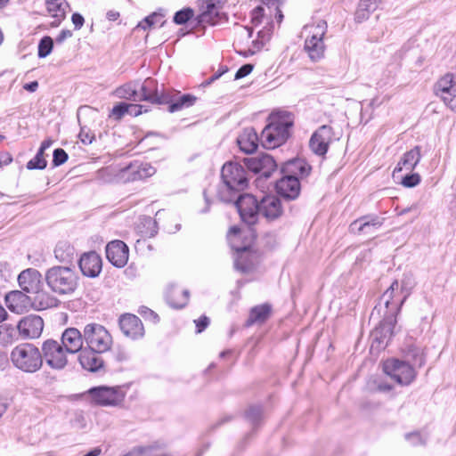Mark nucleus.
<instances>
[{
	"instance_id": "f257e3e1",
	"label": "nucleus",
	"mask_w": 456,
	"mask_h": 456,
	"mask_svg": "<svg viewBox=\"0 0 456 456\" xmlns=\"http://www.w3.org/2000/svg\"><path fill=\"white\" fill-rule=\"evenodd\" d=\"M406 299V296L402 297L399 291V283L395 280L389 288L379 297L378 305L375 309L379 308V311L384 307L385 313L383 320L379 322L374 330L373 336L379 344L387 345L388 341L395 334V328L396 325V315L401 310Z\"/></svg>"
},
{
	"instance_id": "f03ea898",
	"label": "nucleus",
	"mask_w": 456,
	"mask_h": 456,
	"mask_svg": "<svg viewBox=\"0 0 456 456\" xmlns=\"http://www.w3.org/2000/svg\"><path fill=\"white\" fill-rule=\"evenodd\" d=\"M294 125L291 112L280 110L273 112L268 124L261 133V143L265 149H274L283 144L290 136V128Z\"/></svg>"
},
{
	"instance_id": "7ed1b4c3",
	"label": "nucleus",
	"mask_w": 456,
	"mask_h": 456,
	"mask_svg": "<svg viewBox=\"0 0 456 456\" xmlns=\"http://www.w3.org/2000/svg\"><path fill=\"white\" fill-rule=\"evenodd\" d=\"M223 183L218 187L217 197L225 203H231L248 185L247 172L239 163H225L221 171Z\"/></svg>"
},
{
	"instance_id": "20e7f679",
	"label": "nucleus",
	"mask_w": 456,
	"mask_h": 456,
	"mask_svg": "<svg viewBox=\"0 0 456 456\" xmlns=\"http://www.w3.org/2000/svg\"><path fill=\"white\" fill-rule=\"evenodd\" d=\"M241 231L238 226L230 228L227 240L232 250L236 253L234 259V267L242 273H250L255 268L256 254L251 249V244L254 236L250 234V238L247 242L240 244L241 239Z\"/></svg>"
},
{
	"instance_id": "39448f33",
	"label": "nucleus",
	"mask_w": 456,
	"mask_h": 456,
	"mask_svg": "<svg viewBox=\"0 0 456 456\" xmlns=\"http://www.w3.org/2000/svg\"><path fill=\"white\" fill-rule=\"evenodd\" d=\"M49 289L58 295L73 293L77 288L78 277L74 269L69 266H53L45 275Z\"/></svg>"
},
{
	"instance_id": "423d86ee",
	"label": "nucleus",
	"mask_w": 456,
	"mask_h": 456,
	"mask_svg": "<svg viewBox=\"0 0 456 456\" xmlns=\"http://www.w3.org/2000/svg\"><path fill=\"white\" fill-rule=\"evenodd\" d=\"M10 357L13 366L25 373H35L43 366L41 351L31 343L16 346Z\"/></svg>"
},
{
	"instance_id": "0eeeda50",
	"label": "nucleus",
	"mask_w": 456,
	"mask_h": 456,
	"mask_svg": "<svg viewBox=\"0 0 456 456\" xmlns=\"http://www.w3.org/2000/svg\"><path fill=\"white\" fill-rule=\"evenodd\" d=\"M327 28L328 25L325 20L306 25L303 28V33L305 34L304 49L313 61H318L324 57L326 45L323 39Z\"/></svg>"
},
{
	"instance_id": "6e6552de",
	"label": "nucleus",
	"mask_w": 456,
	"mask_h": 456,
	"mask_svg": "<svg viewBox=\"0 0 456 456\" xmlns=\"http://www.w3.org/2000/svg\"><path fill=\"white\" fill-rule=\"evenodd\" d=\"M128 385L123 386H99L88 390L92 401L101 406H119L127 393Z\"/></svg>"
},
{
	"instance_id": "1a4fd4ad",
	"label": "nucleus",
	"mask_w": 456,
	"mask_h": 456,
	"mask_svg": "<svg viewBox=\"0 0 456 456\" xmlns=\"http://www.w3.org/2000/svg\"><path fill=\"white\" fill-rule=\"evenodd\" d=\"M84 339L87 349L102 354L109 351L112 345L110 332L99 323H89L84 328Z\"/></svg>"
},
{
	"instance_id": "9d476101",
	"label": "nucleus",
	"mask_w": 456,
	"mask_h": 456,
	"mask_svg": "<svg viewBox=\"0 0 456 456\" xmlns=\"http://www.w3.org/2000/svg\"><path fill=\"white\" fill-rule=\"evenodd\" d=\"M383 371L401 386H409L416 379V370L408 362L391 358L383 362Z\"/></svg>"
},
{
	"instance_id": "9b49d317",
	"label": "nucleus",
	"mask_w": 456,
	"mask_h": 456,
	"mask_svg": "<svg viewBox=\"0 0 456 456\" xmlns=\"http://www.w3.org/2000/svg\"><path fill=\"white\" fill-rule=\"evenodd\" d=\"M41 354L43 362L53 370H63L68 364V352L61 343L57 340L49 338L42 343Z\"/></svg>"
},
{
	"instance_id": "f8f14e48",
	"label": "nucleus",
	"mask_w": 456,
	"mask_h": 456,
	"mask_svg": "<svg viewBox=\"0 0 456 456\" xmlns=\"http://www.w3.org/2000/svg\"><path fill=\"white\" fill-rule=\"evenodd\" d=\"M224 3L222 0H202L201 12L195 18L196 25L216 26L224 20H227L226 14L222 12Z\"/></svg>"
},
{
	"instance_id": "ddd939ff",
	"label": "nucleus",
	"mask_w": 456,
	"mask_h": 456,
	"mask_svg": "<svg viewBox=\"0 0 456 456\" xmlns=\"http://www.w3.org/2000/svg\"><path fill=\"white\" fill-rule=\"evenodd\" d=\"M156 173V168L150 163L134 160L128 165H119V183H126L146 179Z\"/></svg>"
},
{
	"instance_id": "4468645a",
	"label": "nucleus",
	"mask_w": 456,
	"mask_h": 456,
	"mask_svg": "<svg viewBox=\"0 0 456 456\" xmlns=\"http://www.w3.org/2000/svg\"><path fill=\"white\" fill-rule=\"evenodd\" d=\"M434 93L452 111L456 112V76L446 73L434 86Z\"/></svg>"
},
{
	"instance_id": "2eb2a0df",
	"label": "nucleus",
	"mask_w": 456,
	"mask_h": 456,
	"mask_svg": "<svg viewBox=\"0 0 456 456\" xmlns=\"http://www.w3.org/2000/svg\"><path fill=\"white\" fill-rule=\"evenodd\" d=\"M232 202L244 223L248 225L256 224L259 216V200L255 196L240 192Z\"/></svg>"
},
{
	"instance_id": "dca6fc26",
	"label": "nucleus",
	"mask_w": 456,
	"mask_h": 456,
	"mask_svg": "<svg viewBox=\"0 0 456 456\" xmlns=\"http://www.w3.org/2000/svg\"><path fill=\"white\" fill-rule=\"evenodd\" d=\"M333 129L328 125L320 126L311 136L309 147L318 156H324L333 140Z\"/></svg>"
},
{
	"instance_id": "f3484780",
	"label": "nucleus",
	"mask_w": 456,
	"mask_h": 456,
	"mask_svg": "<svg viewBox=\"0 0 456 456\" xmlns=\"http://www.w3.org/2000/svg\"><path fill=\"white\" fill-rule=\"evenodd\" d=\"M167 90H159L158 82L148 77L144 81H140V102H147L155 105H164V98Z\"/></svg>"
},
{
	"instance_id": "a211bd4d",
	"label": "nucleus",
	"mask_w": 456,
	"mask_h": 456,
	"mask_svg": "<svg viewBox=\"0 0 456 456\" xmlns=\"http://www.w3.org/2000/svg\"><path fill=\"white\" fill-rule=\"evenodd\" d=\"M283 212L281 200L275 195H265L259 200V216L267 222L278 220Z\"/></svg>"
},
{
	"instance_id": "6ab92c4d",
	"label": "nucleus",
	"mask_w": 456,
	"mask_h": 456,
	"mask_svg": "<svg viewBox=\"0 0 456 456\" xmlns=\"http://www.w3.org/2000/svg\"><path fill=\"white\" fill-rule=\"evenodd\" d=\"M105 252L107 259L115 267L122 268L127 264L129 248L124 241L119 240L110 241Z\"/></svg>"
},
{
	"instance_id": "aec40b11",
	"label": "nucleus",
	"mask_w": 456,
	"mask_h": 456,
	"mask_svg": "<svg viewBox=\"0 0 456 456\" xmlns=\"http://www.w3.org/2000/svg\"><path fill=\"white\" fill-rule=\"evenodd\" d=\"M247 166L249 170L265 178L270 177L277 168L274 159L268 154L247 159Z\"/></svg>"
},
{
	"instance_id": "412c9836",
	"label": "nucleus",
	"mask_w": 456,
	"mask_h": 456,
	"mask_svg": "<svg viewBox=\"0 0 456 456\" xmlns=\"http://www.w3.org/2000/svg\"><path fill=\"white\" fill-rule=\"evenodd\" d=\"M17 329L24 338H36L43 331L44 321L39 315L29 314L18 322Z\"/></svg>"
},
{
	"instance_id": "4be33fe9",
	"label": "nucleus",
	"mask_w": 456,
	"mask_h": 456,
	"mask_svg": "<svg viewBox=\"0 0 456 456\" xmlns=\"http://www.w3.org/2000/svg\"><path fill=\"white\" fill-rule=\"evenodd\" d=\"M118 323L123 334L131 339H138L144 335L142 322L134 314H126L121 315Z\"/></svg>"
},
{
	"instance_id": "5701e85b",
	"label": "nucleus",
	"mask_w": 456,
	"mask_h": 456,
	"mask_svg": "<svg viewBox=\"0 0 456 456\" xmlns=\"http://www.w3.org/2000/svg\"><path fill=\"white\" fill-rule=\"evenodd\" d=\"M383 223L384 218L377 215H367L353 221L349 225V230L355 234L372 233L379 230Z\"/></svg>"
},
{
	"instance_id": "b1692460",
	"label": "nucleus",
	"mask_w": 456,
	"mask_h": 456,
	"mask_svg": "<svg viewBox=\"0 0 456 456\" xmlns=\"http://www.w3.org/2000/svg\"><path fill=\"white\" fill-rule=\"evenodd\" d=\"M196 96L180 92L167 91L164 98V105H167L169 112L174 113L183 109L191 107L196 102Z\"/></svg>"
},
{
	"instance_id": "393cba45",
	"label": "nucleus",
	"mask_w": 456,
	"mask_h": 456,
	"mask_svg": "<svg viewBox=\"0 0 456 456\" xmlns=\"http://www.w3.org/2000/svg\"><path fill=\"white\" fill-rule=\"evenodd\" d=\"M78 265L85 276L95 278L102 271V262L100 255L95 251H90L80 256Z\"/></svg>"
},
{
	"instance_id": "a878e982",
	"label": "nucleus",
	"mask_w": 456,
	"mask_h": 456,
	"mask_svg": "<svg viewBox=\"0 0 456 456\" xmlns=\"http://www.w3.org/2000/svg\"><path fill=\"white\" fill-rule=\"evenodd\" d=\"M282 177L275 183L277 193L287 200H295L300 193V183L297 177L282 174Z\"/></svg>"
},
{
	"instance_id": "bb28decb",
	"label": "nucleus",
	"mask_w": 456,
	"mask_h": 456,
	"mask_svg": "<svg viewBox=\"0 0 456 456\" xmlns=\"http://www.w3.org/2000/svg\"><path fill=\"white\" fill-rule=\"evenodd\" d=\"M41 273L34 269L28 268L22 271L18 276V283L23 292L36 293L41 288Z\"/></svg>"
},
{
	"instance_id": "cd10ccee",
	"label": "nucleus",
	"mask_w": 456,
	"mask_h": 456,
	"mask_svg": "<svg viewBox=\"0 0 456 456\" xmlns=\"http://www.w3.org/2000/svg\"><path fill=\"white\" fill-rule=\"evenodd\" d=\"M84 333L76 328H67L61 335V343L69 354L81 352L84 343Z\"/></svg>"
},
{
	"instance_id": "c85d7f7f",
	"label": "nucleus",
	"mask_w": 456,
	"mask_h": 456,
	"mask_svg": "<svg viewBox=\"0 0 456 456\" xmlns=\"http://www.w3.org/2000/svg\"><path fill=\"white\" fill-rule=\"evenodd\" d=\"M100 354L98 352L86 348L80 352L78 362L84 370L100 372L104 370V362Z\"/></svg>"
},
{
	"instance_id": "c756f323",
	"label": "nucleus",
	"mask_w": 456,
	"mask_h": 456,
	"mask_svg": "<svg viewBox=\"0 0 456 456\" xmlns=\"http://www.w3.org/2000/svg\"><path fill=\"white\" fill-rule=\"evenodd\" d=\"M311 166L304 159L296 158L286 161L281 167V173L289 176L304 178L309 175Z\"/></svg>"
},
{
	"instance_id": "7c9ffc66",
	"label": "nucleus",
	"mask_w": 456,
	"mask_h": 456,
	"mask_svg": "<svg viewBox=\"0 0 456 456\" xmlns=\"http://www.w3.org/2000/svg\"><path fill=\"white\" fill-rule=\"evenodd\" d=\"M190 292L188 289H182L176 285H171L166 292V301L169 306L175 309L184 307L189 301Z\"/></svg>"
},
{
	"instance_id": "2f4dec72",
	"label": "nucleus",
	"mask_w": 456,
	"mask_h": 456,
	"mask_svg": "<svg viewBox=\"0 0 456 456\" xmlns=\"http://www.w3.org/2000/svg\"><path fill=\"white\" fill-rule=\"evenodd\" d=\"M258 135L253 127L243 129L237 138L240 150L246 154L254 153L258 148Z\"/></svg>"
},
{
	"instance_id": "473e14b6",
	"label": "nucleus",
	"mask_w": 456,
	"mask_h": 456,
	"mask_svg": "<svg viewBox=\"0 0 456 456\" xmlns=\"http://www.w3.org/2000/svg\"><path fill=\"white\" fill-rule=\"evenodd\" d=\"M272 305L268 303L261 304L253 306L249 310L248 317L246 320L244 326L249 328L253 325H261L265 323L271 316Z\"/></svg>"
},
{
	"instance_id": "72a5a7b5",
	"label": "nucleus",
	"mask_w": 456,
	"mask_h": 456,
	"mask_svg": "<svg viewBox=\"0 0 456 456\" xmlns=\"http://www.w3.org/2000/svg\"><path fill=\"white\" fill-rule=\"evenodd\" d=\"M421 159L420 147L415 146L406 151L400 159L394 172H401L403 170L411 172L419 163Z\"/></svg>"
},
{
	"instance_id": "f704fd0d",
	"label": "nucleus",
	"mask_w": 456,
	"mask_h": 456,
	"mask_svg": "<svg viewBox=\"0 0 456 456\" xmlns=\"http://www.w3.org/2000/svg\"><path fill=\"white\" fill-rule=\"evenodd\" d=\"M139 90L140 80H132L116 88L114 94L119 99L136 102H140Z\"/></svg>"
},
{
	"instance_id": "c9c22d12",
	"label": "nucleus",
	"mask_w": 456,
	"mask_h": 456,
	"mask_svg": "<svg viewBox=\"0 0 456 456\" xmlns=\"http://www.w3.org/2000/svg\"><path fill=\"white\" fill-rule=\"evenodd\" d=\"M4 300L10 311L21 314L26 308L28 297L23 291L13 290L6 294Z\"/></svg>"
},
{
	"instance_id": "e433bc0d",
	"label": "nucleus",
	"mask_w": 456,
	"mask_h": 456,
	"mask_svg": "<svg viewBox=\"0 0 456 456\" xmlns=\"http://www.w3.org/2000/svg\"><path fill=\"white\" fill-rule=\"evenodd\" d=\"M54 256L61 263L71 265L77 258V252L69 242L60 241L54 248Z\"/></svg>"
},
{
	"instance_id": "4c0bfd02",
	"label": "nucleus",
	"mask_w": 456,
	"mask_h": 456,
	"mask_svg": "<svg viewBox=\"0 0 456 456\" xmlns=\"http://www.w3.org/2000/svg\"><path fill=\"white\" fill-rule=\"evenodd\" d=\"M35 294L33 305L37 310H46L58 305L59 300L50 293L39 289Z\"/></svg>"
},
{
	"instance_id": "58836bf2",
	"label": "nucleus",
	"mask_w": 456,
	"mask_h": 456,
	"mask_svg": "<svg viewBox=\"0 0 456 456\" xmlns=\"http://www.w3.org/2000/svg\"><path fill=\"white\" fill-rule=\"evenodd\" d=\"M379 3H380L379 0H360L354 13L355 21L361 23L366 20L377 9Z\"/></svg>"
},
{
	"instance_id": "ea45409f",
	"label": "nucleus",
	"mask_w": 456,
	"mask_h": 456,
	"mask_svg": "<svg viewBox=\"0 0 456 456\" xmlns=\"http://www.w3.org/2000/svg\"><path fill=\"white\" fill-rule=\"evenodd\" d=\"M119 165H110L97 172V178L103 183H119Z\"/></svg>"
},
{
	"instance_id": "a19ab883",
	"label": "nucleus",
	"mask_w": 456,
	"mask_h": 456,
	"mask_svg": "<svg viewBox=\"0 0 456 456\" xmlns=\"http://www.w3.org/2000/svg\"><path fill=\"white\" fill-rule=\"evenodd\" d=\"M274 24L273 20L267 21L266 25L258 31L257 38L252 41L253 47L261 50L264 45L271 39L273 33Z\"/></svg>"
},
{
	"instance_id": "79ce46f5",
	"label": "nucleus",
	"mask_w": 456,
	"mask_h": 456,
	"mask_svg": "<svg viewBox=\"0 0 456 456\" xmlns=\"http://www.w3.org/2000/svg\"><path fill=\"white\" fill-rule=\"evenodd\" d=\"M45 4L47 12L53 18H65L66 7L68 5L65 0H45Z\"/></svg>"
},
{
	"instance_id": "37998d69",
	"label": "nucleus",
	"mask_w": 456,
	"mask_h": 456,
	"mask_svg": "<svg viewBox=\"0 0 456 456\" xmlns=\"http://www.w3.org/2000/svg\"><path fill=\"white\" fill-rule=\"evenodd\" d=\"M138 229L142 236L151 238L158 233L159 227L155 219L151 216H144L141 219Z\"/></svg>"
},
{
	"instance_id": "c03bdc74",
	"label": "nucleus",
	"mask_w": 456,
	"mask_h": 456,
	"mask_svg": "<svg viewBox=\"0 0 456 456\" xmlns=\"http://www.w3.org/2000/svg\"><path fill=\"white\" fill-rule=\"evenodd\" d=\"M194 14L191 7H184L174 14L173 22L176 25H184L194 17Z\"/></svg>"
},
{
	"instance_id": "a18cd8bd",
	"label": "nucleus",
	"mask_w": 456,
	"mask_h": 456,
	"mask_svg": "<svg viewBox=\"0 0 456 456\" xmlns=\"http://www.w3.org/2000/svg\"><path fill=\"white\" fill-rule=\"evenodd\" d=\"M406 355L419 367H422L425 364V355L420 347L414 345L409 346L406 351Z\"/></svg>"
},
{
	"instance_id": "49530a36",
	"label": "nucleus",
	"mask_w": 456,
	"mask_h": 456,
	"mask_svg": "<svg viewBox=\"0 0 456 456\" xmlns=\"http://www.w3.org/2000/svg\"><path fill=\"white\" fill-rule=\"evenodd\" d=\"M53 40L49 36L43 37L38 43L37 55L39 58L47 57L53 51Z\"/></svg>"
},
{
	"instance_id": "de8ad7c7",
	"label": "nucleus",
	"mask_w": 456,
	"mask_h": 456,
	"mask_svg": "<svg viewBox=\"0 0 456 456\" xmlns=\"http://www.w3.org/2000/svg\"><path fill=\"white\" fill-rule=\"evenodd\" d=\"M262 414V407L259 405H253L246 411L245 417L254 427H256L259 424Z\"/></svg>"
},
{
	"instance_id": "09e8293b",
	"label": "nucleus",
	"mask_w": 456,
	"mask_h": 456,
	"mask_svg": "<svg viewBox=\"0 0 456 456\" xmlns=\"http://www.w3.org/2000/svg\"><path fill=\"white\" fill-rule=\"evenodd\" d=\"M405 440L412 446H424L427 444L428 436L419 431L407 433Z\"/></svg>"
},
{
	"instance_id": "8fccbe9b",
	"label": "nucleus",
	"mask_w": 456,
	"mask_h": 456,
	"mask_svg": "<svg viewBox=\"0 0 456 456\" xmlns=\"http://www.w3.org/2000/svg\"><path fill=\"white\" fill-rule=\"evenodd\" d=\"M47 161L44 158V153L37 151V154L27 163V168L28 170H43L46 167Z\"/></svg>"
},
{
	"instance_id": "3c124183",
	"label": "nucleus",
	"mask_w": 456,
	"mask_h": 456,
	"mask_svg": "<svg viewBox=\"0 0 456 456\" xmlns=\"http://www.w3.org/2000/svg\"><path fill=\"white\" fill-rule=\"evenodd\" d=\"M15 335V329L11 325H0V343H11Z\"/></svg>"
},
{
	"instance_id": "603ef678",
	"label": "nucleus",
	"mask_w": 456,
	"mask_h": 456,
	"mask_svg": "<svg viewBox=\"0 0 456 456\" xmlns=\"http://www.w3.org/2000/svg\"><path fill=\"white\" fill-rule=\"evenodd\" d=\"M138 314L145 320L149 321L154 324H157L159 322V316L153 310L150 309L145 305H142L138 309Z\"/></svg>"
},
{
	"instance_id": "864d4df0",
	"label": "nucleus",
	"mask_w": 456,
	"mask_h": 456,
	"mask_svg": "<svg viewBox=\"0 0 456 456\" xmlns=\"http://www.w3.org/2000/svg\"><path fill=\"white\" fill-rule=\"evenodd\" d=\"M251 23L254 26H259L265 18V8L262 6H256L251 11L250 13Z\"/></svg>"
},
{
	"instance_id": "5fc2aeb1",
	"label": "nucleus",
	"mask_w": 456,
	"mask_h": 456,
	"mask_svg": "<svg viewBox=\"0 0 456 456\" xmlns=\"http://www.w3.org/2000/svg\"><path fill=\"white\" fill-rule=\"evenodd\" d=\"M78 138L80 139L82 143L87 145L91 144L94 142L95 134L90 128L86 126H81L80 132L78 134Z\"/></svg>"
},
{
	"instance_id": "6e6d98bb",
	"label": "nucleus",
	"mask_w": 456,
	"mask_h": 456,
	"mask_svg": "<svg viewBox=\"0 0 456 456\" xmlns=\"http://www.w3.org/2000/svg\"><path fill=\"white\" fill-rule=\"evenodd\" d=\"M68 158L69 156L63 149H55L53 153V166L59 167L64 164L68 160Z\"/></svg>"
},
{
	"instance_id": "4d7b16f0",
	"label": "nucleus",
	"mask_w": 456,
	"mask_h": 456,
	"mask_svg": "<svg viewBox=\"0 0 456 456\" xmlns=\"http://www.w3.org/2000/svg\"><path fill=\"white\" fill-rule=\"evenodd\" d=\"M420 183V175L417 173L407 174L402 180V184L407 188H412Z\"/></svg>"
},
{
	"instance_id": "13d9d810",
	"label": "nucleus",
	"mask_w": 456,
	"mask_h": 456,
	"mask_svg": "<svg viewBox=\"0 0 456 456\" xmlns=\"http://www.w3.org/2000/svg\"><path fill=\"white\" fill-rule=\"evenodd\" d=\"M150 110L149 106L143 104L128 103L127 114L132 117H137Z\"/></svg>"
},
{
	"instance_id": "bf43d9fd",
	"label": "nucleus",
	"mask_w": 456,
	"mask_h": 456,
	"mask_svg": "<svg viewBox=\"0 0 456 456\" xmlns=\"http://www.w3.org/2000/svg\"><path fill=\"white\" fill-rule=\"evenodd\" d=\"M128 103L126 102H119L113 106L111 110V116H113L116 119L121 118L125 114H127Z\"/></svg>"
},
{
	"instance_id": "052dcab7",
	"label": "nucleus",
	"mask_w": 456,
	"mask_h": 456,
	"mask_svg": "<svg viewBox=\"0 0 456 456\" xmlns=\"http://www.w3.org/2000/svg\"><path fill=\"white\" fill-rule=\"evenodd\" d=\"M253 69H254L253 64L247 63V64L242 65L236 71L234 79L238 80V79H241V78L247 77L248 75H249L252 72Z\"/></svg>"
},
{
	"instance_id": "680f3d73",
	"label": "nucleus",
	"mask_w": 456,
	"mask_h": 456,
	"mask_svg": "<svg viewBox=\"0 0 456 456\" xmlns=\"http://www.w3.org/2000/svg\"><path fill=\"white\" fill-rule=\"evenodd\" d=\"M163 15L161 13L153 12L150 14L149 16L144 18V23H147L150 25V27H152L153 25L157 23H160L161 26L164 24Z\"/></svg>"
},
{
	"instance_id": "e2e57ef3",
	"label": "nucleus",
	"mask_w": 456,
	"mask_h": 456,
	"mask_svg": "<svg viewBox=\"0 0 456 456\" xmlns=\"http://www.w3.org/2000/svg\"><path fill=\"white\" fill-rule=\"evenodd\" d=\"M194 323L196 325V332L201 333L209 325V318L206 315H202L199 319L195 320Z\"/></svg>"
},
{
	"instance_id": "0e129e2a",
	"label": "nucleus",
	"mask_w": 456,
	"mask_h": 456,
	"mask_svg": "<svg viewBox=\"0 0 456 456\" xmlns=\"http://www.w3.org/2000/svg\"><path fill=\"white\" fill-rule=\"evenodd\" d=\"M113 358L117 362H126L129 359V354L123 348H117L113 352Z\"/></svg>"
},
{
	"instance_id": "69168bd1",
	"label": "nucleus",
	"mask_w": 456,
	"mask_h": 456,
	"mask_svg": "<svg viewBox=\"0 0 456 456\" xmlns=\"http://www.w3.org/2000/svg\"><path fill=\"white\" fill-rule=\"evenodd\" d=\"M71 21L74 25L75 29L78 30L83 27L85 23V19L80 13L74 12L71 16Z\"/></svg>"
},
{
	"instance_id": "338daca9",
	"label": "nucleus",
	"mask_w": 456,
	"mask_h": 456,
	"mask_svg": "<svg viewBox=\"0 0 456 456\" xmlns=\"http://www.w3.org/2000/svg\"><path fill=\"white\" fill-rule=\"evenodd\" d=\"M0 276L5 281L11 276V268L8 263H0Z\"/></svg>"
},
{
	"instance_id": "774afa93",
	"label": "nucleus",
	"mask_w": 456,
	"mask_h": 456,
	"mask_svg": "<svg viewBox=\"0 0 456 456\" xmlns=\"http://www.w3.org/2000/svg\"><path fill=\"white\" fill-rule=\"evenodd\" d=\"M72 37V32L71 30L69 29H62L59 35L56 37V42L58 44H61L62 42H64V40H66L67 38L69 37Z\"/></svg>"
}]
</instances>
